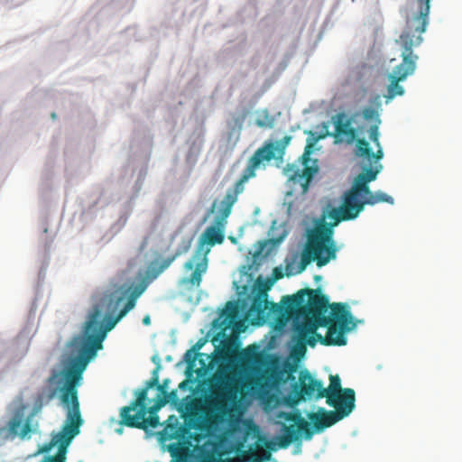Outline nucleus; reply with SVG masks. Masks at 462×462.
I'll list each match as a JSON object with an SVG mask.
<instances>
[{
	"mask_svg": "<svg viewBox=\"0 0 462 462\" xmlns=\"http://www.w3.org/2000/svg\"><path fill=\"white\" fill-rule=\"evenodd\" d=\"M154 387L158 391L156 398H161V396H164L168 392L164 384L159 383L158 367L152 371V377L145 382L144 386L135 392L136 398L134 399V405H139L144 403L145 402H147L148 391L149 389Z\"/></svg>",
	"mask_w": 462,
	"mask_h": 462,
	"instance_id": "nucleus-24",
	"label": "nucleus"
},
{
	"mask_svg": "<svg viewBox=\"0 0 462 462\" xmlns=\"http://www.w3.org/2000/svg\"><path fill=\"white\" fill-rule=\"evenodd\" d=\"M123 298L116 293L104 294L88 315L83 328V335L74 337L70 346L79 351V356L69 359L67 365L59 374L61 383L60 401L67 409L66 420L82 425L83 420L80 414L78 397V386L82 380L83 372L88 362L94 358L97 350L103 347L102 342L106 333L112 330L116 325L127 313V309H121L116 317L106 315L100 321L102 308L106 305L108 311H115L120 305Z\"/></svg>",
	"mask_w": 462,
	"mask_h": 462,
	"instance_id": "nucleus-1",
	"label": "nucleus"
},
{
	"mask_svg": "<svg viewBox=\"0 0 462 462\" xmlns=\"http://www.w3.org/2000/svg\"><path fill=\"white\" fill-rule=\"evenodd\" d=\"M169 383H170V379H163L162 383L164 384L166 389H168Z\"/></svg>",
	"mask_w": 462,
	"mask_h": 462,
	"instance_id": "nucleus-38",
	"label": "nucleus"
},
{
	"mask_svg": "<svg viewBox=\"0 0 462 462\" xmlns=\"http://www.w3.org/2000/svg\"><path fill=\"white\" fill-rule=\"evenodd\" d=\"M385 202L393 204V199L382 191L370 193H362L361 197H356L353 199H343L342 206L335 208L330 212V217L335 219L337 225L340 221L352 220L358 217L363 211L365 205H375L377 203Z\"/></svg>",
	"mask_w": 462,
	"mask_h": 462,
	"instance_id": "nucleus-12",
	"label": "nucleus"
},
{
	"mask_svg": "<svg viewBox=\"0 0 462 462\" xmlns=\"http://www.w3.org/2000/svg\"><path fill=\"white\" fill-rule=\"evenodd\" d=\"M80 427L79 423L65 420L63 426L60 431H52L51 440L38 446L34 456L41 454H48L51 450L57 447L58 451L54 456H46L42 462H66L68 448L73 439L79 434Z\"/></svg>",
	"mask_w": 462,
	"mask_h": 462,
	"instance_id": "nucleus-10",
	"label": "nucleus"
},
{
	"mask_svg": "<svg viewBox=\"0 0 462 462\" xmlns=\"http://www.w3.org/2000/svg\"><path fill=\"white\" fill-rule=\"evenodd\" d=\"M274 272H275V273H278L276 274V278H277V279H279V278H282V273H281V272H279L277 269H275V271H274Z\"/></svg>",
	"mask_w": 462,
	"mask_h": 462,
	"instance_id": "nucleus-39",
	"label": "nucleus"
},
{
	"mask_svg": "<svg viewBox=\"0 0 462 462\" xmlns=\"http://www.w3.org/2000/svg\"><path fill=\"white\" fill-rule=\"evenodd\" d=\"M379 125L380 124H374L370 126L369 130H368V134H369V138L370 140L372 139H376V138H379L380 137V133H379Z\"/></svg>",
	"mask_w": 462,
	"mask_h": 462,
	"instance_id": "nucleus-32",
	"label": "nucleus"
},
{
	"mask_svg": "<svg viewBox=\"0 0 462 462\" xmlns=\"http://www.w3.org/2000/svg\"><path fill=\"white\" fill-rule=\"evenodd\" d=\"M185 360L188 362V363H190L194 360V356L191 353L190 350L187 351V353L185 354Z\"/></svg>",
	"mask_w": 462,
	"mask_h": 462,
	"instance_id": "nucleus-33",
	"label": "nucleus"
},
{
	"mask_svg": "<svg viewBox=\"0 0 462 462\" xmlns=\"http://www.w3.org/2000/svg\"><path fill=\"white\" fill-rule=\"evenodd\" d=\"M266 243H267L266 241H263L261 243V250L263 249V247L266 245Z\"/></svg>",
	"mask_w": 462,
	"mask_h": 462,
	"instance_id": "nucleus-40",
	"label": "nucleus"
},
{
	"mask_svg": "<svg viewBox=\"0 0 462 462\" xmlns=\"http://www.w3.org/2000/svg\"><path fill=\"white\" fill-rule=\"evenodd\" d=\"M362 116L365 120H374L375 124H380L379 113L376 108L366 106L362 110Z\"/></svg>",
	"mask_w": 462,
	"mask_h": 462,
	"instance_id": "nucleus-28",
	"label": "nucleus"
},
{
	"mask_svg": "<svg viewBox=\"0 0 462 462\" xmlns=\"http://www.w3.org/2000/svg\"><path fill=\"white\" fill-rule=\"evenodd\" d=\"M291 137L284 136L276 142H265L250 157L247 166L239 180L235 183L232 189H229L222 201L218 210V218L225 221L231 214L232 208L237 201L238 196L245 190V183L255 176V171L263 163L269 162L273 159H282L285 153V148L290 143Z\"/></svg>",
	"mask_w": 462,
	"mask_h": 462,
	"instance_id": "nucleus-5",
	"label": "nucleus"
},
{
	"mask_svg": "<svg viewBox=\"0 0 462 462\" xmlns=\"http://www.w3.org/2000/svg\"><path fill=\"white\" fill-rule=\"evenodd\" d=\"M56 375H57V374H55V375L51 376V377L50 378V381L53 380V378H54Z\"/></svg>",
	"mask_w": 462,
	"mask_h": 462,
	"instance_id": "nucleus-43",
	"label": "nucleus"
},
{
	"mask_svg": "<svg viewBox=\"0 0 462 462\" xmlns=\"http://www.w3.org/2000/svg\"><path fill=\"white\" fill-rule=\"evenodd\" d=\"M54 393H51L47 396H44L43 394H39L34 402V409L40 410L44 403L49 402L53 398Z\"/></svg>",
	"mask_w": 462,
	"mask_h": 462,
	"instance_id": "nucleus-30",
	"label": "nucleus"
},
{
	"mask_svg": "<svg viewBox=\"0 0 462 462\" xmlns=\"http://www.w3.org/2000/svg\"><path fill=\"white\" fill-rule=\"evenodd\" d=\"M180 402L177 390H172L161 398H156L152 405V412H158V411L166 405L168 402L177 404Z\"/></svg>",
	"mask_w": 462,
	"mask_h": 462,
	"instance_id": "nucleus-25",
	"label": "nucleus"
},
{
	"mask_svg": "<svg viewBox=\"0 0 462 462\" xmlns=\"http://www.w3.org/2000/svg\"><path fill=\"white\" fill-rule=\"evenodd\" d=\"M225 239L224 232L216 226H208L201 234L192 258L184 264V269L189 271L195 266V270L189 277L184 278L182 282L190 287L199 288L202 282V275L208 270V259L211 247L222 244Z\"/></svg>",
	"mask_w": 462,
	"mask_h": 462,
	"instance_id": "nucleus-8",
	"label": "nucleus"
},
{
	"mask_svg": "<svg viewBox=\"0 0 462 462\" xmlns=\"http://www.w3.org/2000/svg\"><path fill=\"white\" fill-rule=\"evenodd\" d=\"M355 406L354 398H350V394L347 393L345 397V407L333 406L336 411H326L324 408H319L317 412L309 413L308 418L313 422L315 430L320 432L347 417L353 411Z\"/></svg>",
	"mask_w": 462,
	"mask_h": 462,
	"instance_id": "nucleus-17",
	"label": "nucleus"
},
{
	"mask_svg": "<svg viewBox=\"0 0 462 462\" xmlns=\"http://www.w3.org/2000/svg\"><path fill=\"white\" fill-rule=\"evenodd\" d=\"M330 383L328 389L323 388L319 393L317 394V399L326 397V402L329 406H343L345 407V397L350 394V398H354L356 402L355 391L351 388H342L341 381L338 375H330Z\"/></svg>",
	"mask_w": 462,
	"mask_h": 462,
	"instance_id": "nucleus-19",
	"label": "nucleus"
},
{
	"mask_svg": "<svg viewBox=\"0 0 462 462\" xmlns=\"http://www.w3.org/2000/svg\"><path fill=\"white\" fill-rule=\"evenodd\" d=\"M255 125L260 128H273L275 119L267 109H260L255 112Z\"/></svg>",
	"mask_w": 462,
	"mask_h": 462,
	"instance_id": "nucleus-26",
	"label": "nucleus"
},
{
	"mask_svg": "<svg viewBox=\"0 0 462 462\" xmlns=\"http://www.w3.org/2000/svg\"><path fill=\"white\" fill-rule=\"evenodd\" d=\"M224 314L226 315V319H228L229 324L235 322L239 314L237 302H227Z\"/></svg>",
	"mask_w": 462,
	"mask_h": 462,
	"instance_id": "nucleus-27",
	"label": "nucleus"
},
{
	"mask_svg": "<svg viewBox=\"0 0 462 462\" xmlns=\"http://www.w3.org/2000/svg\"><path fill=\"white\" fill-rule=\"evenodd\" d=\"M420 7H428L430 6V0H417Z\"/></svg>",
	"mask_w": 462,
	"mask_h": 462,
	"instance_id": "nucleus-34",
	"label": "nucleus"
},
{
	"mask_svg": "<svg viewBox=\"0 0 462 462\" xmlns=\"http://www.w3.org/2000/svg\"><path fill=\"white\" fill-rule=\"evenodd\" d=\"M332 120L335 126L334 133L330 134L327 131L326 134H321L319 139L331 135L335 138V143H344L352 144L356 142L355 154L357 157L373 158L374 152L371 150L369 143L365 138H359V135L363 134L362 128L353 127L352 119L344 112L335 115Z\"/></svg>",
	"mask_w": 462,
	"mask_h": 462,
	"instance_id": "nucleus-9",
	"label": "nucleus"
},
{
	"mask_svg": "<svg viewBox=\"0 0 462 462\" xmlns=\"http://www.w3.org/2000/svg\"><path fill=\"white\" fill-rule=\"evenodd\" d=\"M379 98H380V97H379V96H376V97H375V100H376V101H378V100H379Z\"/></svg>",
	"mask_w": 462,
	"mask_h": 462,
	"instance_id": "nucleus-42",
	"label": "nucleus"
},
{
	"mask_svg": "<svg viewBox=\"0 0 462 462\" xmlns=\"http://www.w3.org/2000/svg\"><path fill=\"white\" fill-rule=\"evenodd\" d=\"M333 233L332 226L326 222L317 225L308 232L298 273L303 272L311 262H316L319 267H322L337 258L338 249L333 239Z\"/></svg>",
	"mask_w": 462,
	"mask_h": 462,
	"instance_id": "nucleus-7",
	"label": "nucleus"
},
{
	"mask_svg": "<svg viewBox=\"0 0 462 462\" xmlns=\"http://www.w3.org/2000/svg\"><path fill=\"white\" fill-rule=\"evenodd\" d=\"M188 386V380H183L181 383H179V389L180 390H186Z\"/></svg>",
	"mask_w": 462,
	"mask_h": 462,
	"instance_id": "nucleus-35",
	"label": "nucleus"
},
{
	"mask_svg": "<svg viewBox=\"0 0 462 462\" xmlns=\"http://www.w3.org/2000/svg\"><path fill=\"white\" fill-rule=\"evenodd\" d=\"M352 315L348 306L344 303H332L327 308H319L302 321L293 322L294 345L291 354L300 359L307 351V345L313 347L319 341L324 346H345L347 339L346 332L351 330Z\"/></svg>",
	"mask_w": 462,
	"mask_h": 462,
	"instance_id": "nucleus-2",
	"label": "nucleus"
},
{
	"mask_svg": "<svg viewBox=\"0 0 462 462\" xmlns=\"http://www.w3.org/2000/svg\"><path fill=\"white\" fill-rule=\"evenodd\" d=\"M221 388L225 393V395L228 398L235 395L237 392L236 386L229 381H225L221 384Z\"/></svg>",
	"mask_w": 462,
	"mask_h": 462,
	"instance_id": "nucleus-29",
	"label": "nucleus"
},
{
	"mask_svg": "<svg viewBox=\"0 0 462 462\" xmlns=\"http://www.w3.org/2000/svg\"><path fill=\"white\" fill-rule=\"evenodd\" d=\"M383 166L365 167L354 180L352 187L344 194L343 199H353L361 197L362 193H370L368 183L374 180Z\"/></svg>",
	"mask_w": 462,
	"mask_h": 462,
	"instance_id": "nucleus-21",
	"label": "nucleus"
},
{
	"mask_svg": "<svg viewBox=\"0 0 462 462\" xmlns=\"http://www.w3.org/2000/svg\"><path fill=\"white\" fill-rule=\"evenodd\" d=\"M179 425H176L175 427H178ZM172 426H170V430L171 429ZM166 430H169V427H166ZM170 432L171 433V431L170 430Z\"/></svg>",
	"mask_w": 462,
	"mask_h": 462,
	"instance_id": "nucleus-41",
	"label": "nucleus"
},
{
	"mask_svg": "<svg viewBox=\"0 0 462 462\" xmlns=\"http://www.w3.org/2000/svg\"><path fill=\"white\" fill-rule=\"evenodd\" d=\"M274 424L279 427L280 434L272 439L258 436L255 448H253L258 456H262L265 451L271 454L272 451L287 448L291 444L298 441L301 434H304L306 439H310L313 435L310 423L301 416L299 410L289 412L279 411Z\"/></svg>",
	"mask_w": 462,
	"mask_h": 462,
	"instance_id": "nucleus-6",
	"label": "nucleus"
},
{
	"mask_svg": "<svg viewBox=\"0 0 462 462\" xmlns=\"http://www.w3.org/2000/svg\"><path fill=\"white\" fill-rule=\"evenodd\" d=\"M269 289L270 285L260 288L252 299V303L246 312V317L251 319L252 324L254 325H262L266 321L265 310L270 303L267 293Z\"/></svg>",
	"mask_w": 462,
	"mask_h": 462,
	"instance_id": "nucleus-22",
	"label": "nucleus"
},
{
	"mask_svg": "<svg viewBox=\"0 0 462 462\" xmlns=\"http://www.w3.org/2000/svg\"><path fill=\"white\" fill-rule=\"evenodd\" d=\"M231 345L230 339H226L223 341V348L229 350V346Z\"/></svg>",
	"mask_w": 462,
	"mask_h": 462,
	"instance_id": "nucleus-36",
	"label": "nucleus"
},
{
	"mask_svg": "<svg viewBox=\"0 0 462 462\" xmlns=\"http://www.w3.org/2000/svg\"><path fill=\"white\" fill-rule=\"evenodd\" d=\"M120 423L129 428L146 430L148 427L156 428L160 421L157 412H152V405L147 402L134 405V400L128 406L120 410Z\"/></svg>",
	"mask_w": 462,
	"mask_h": 462,
	"instance_id": "nucleus-14",
	"label": "nucleus"
},
{
	"mask_svg": "<svg viewBox=\"0 0 462 462\" xmlns=\"http://www.w3.org/2000/svg\"><path fill=\"white\" fill-rule=\"evenodd\" d=\"M371 141L374 143V145L377 148L376 152H374L373 158H374L376 161H379L383 157V148L380 143V140H379V138H376V139H372Z\"/></svg>",
	"mask_w": 462,
	"mask_h": 462,
	"instance_id": "nucleus-31",
	"label": "nucleus"
},
{
	"mask_svg": "<svg viewBox=\"0 0 462 462\" xmlns=\"http://www.w3.org/2000/svg\"><path fill=\"white\" fill-rule=\"evenodd\" d=\"M329 307L328 298L321 293L320 289L305 288L293 295L282 298L281 303L270 301L265 310L266 321L273 320L279 325H285L291 319L294 322L317 312L319 308Z\"/></svg>",
	"mask_w": 462,
	"mask_h": 462,
	"instance_id": "nucleus-4",
	"label": "nucleus"
},
{
	"mask_svg": "<svg viewBox=\"0 0 462 462\" xmlns=\"http://www.w3.org/2000/svg\"><path fill=\"white\" fill-rule=\"evenodd\" d=\"M402 12L405 16V27L399 39L396 40L402 60L393 68V74L389 77L391 82L387 87V94L384 96L387 102L396 96L404 94V89L399 82L415 71L419 57L413 53V49L422 43V34L426 32L429 23L430 6L420 7L418 13H413L411 15L409 14L407 9Z\"/></svg>",
	"mask_w": 462,
	"mask_h": 462,
	"instance_id": "nucleus-3",
	"label": "nucleus"
},
{
	"mask_svg": "<svg viewBox=\"0 0 462 462\" xmlns=\"http://www.w3.org/2000/svg\"><path fill=\"white\" fill-rule=\"evenodd\" d=\"M296 368L294 365L286 364L284 368L266 369L256 374L252 383L259 388H265L271 384L281 385L288 382H294L293 373Z\"/></svg>",
	"mask_w": 462,
	"mask_h": 462,
	"instance_id": "nucleus-18",
	"label": "nucleus"
},
{
	"mask_svg": "<svg viewBox=\"0 0 462 462\" xmlns=\"http://www.w3.org/2000/svg\"><path fill=\"white\" fill-rule=\"evenodd\" d=\"M323 390V384L320 381L314 379L308 370H301L299 374V382L292 383V393L296 402L311 398Z\"/></svg>",
	"mask_w": 462,
	"mask_h": 462,
	"instance_id": "nucleus-20",
	"label": "nucleus"
},
{
	"mask_svg": "<svg viewBox=\"0 0 462 462\" xmlns=\"http://www.w3.org/2000/svg\"><path fill=\"white\" fill-rule=\"evenodd\" d=\"M191 429L204 430L205 427L201 422L192 420H189L187 425L171 427V439H177L176 443H172L169 446V451L172 457H184L190 447L198 448L199 451L203 441L208 439L205 433L191 432Z\"/></svg>",
	"mask_w": 462,
	"mask_h": 462,
	"instance_id": "nucleus-11",
	"label": "nucleus"
},
{
	"mask_svg": "<svg viewBox=\"0 0 462 462\" xmlns=\"http://www.w3.org/2000/svg\"><path fill=\"white\" fill-rule=\"evenodd\" d=\"M143 323L146 326L150 325L151 324V319H150V316L146 315L143 319Z\"/></svg>",
	"mask_w": 462,
	"mask_h": 462,
	"instance_id": "nucleus-37",
	"label": "nucleus"
},
{
	"mask_svg": "<svg viewBox=\"0 0 462 462\" xmlns=\"http://www.w3.org/2000/svg\"><path fill=\"white\" fill-rule=\"evenodd\" d=\"M171 462H176L175 460H171Z\"/></svg>",
	"mask_w": 462,
	"mask_h": 462,
	"instance_id": "nucleus-44",
	"label": "nucleus"
},
{
	"mask_svg": "<svg viewBox=\"0 0 462 462\" xmlns=\"http://www.w3.org/2000/svg\"><path fill=\"white\" fill-rule=\"evenodd\" d=\"M243 447V443L238 444L236 457L222 458L218 442L208 438L203 441L199 448L200 462H266L272 457V454L268 451L263 452L262 456H258L257 452L253 449V447H250L248 450H241Z\"/></svg>",
	"mask_w": 462,
	"mask_h": 462,
	"instance_id": "nucleus-13",
	"label": "nucleus"
},
{
	"mask_svg": "<svg viewBox=\"0 0 462 462\" xmlns=\"http://www.w3.org/2000/svg\"><path fill=\"white\" fill-rule=\"evenodd\" d=\"M34 413H32L27 417L24 422L23 420V408L17 409L10 420L8 421V431L9 433L14 437L18 436L20 439H23L29 436V434L32 431V418Z\"/></svg>",
	"mask_w": 462,
	"mask_h": 462,
	"instance_id": "nucleus-23",
	"label": "nucleus"
},
{
	"mask_svg": "<svg viewBox=\"0 0 462 462\" xmlns=\"http://www.w3.org/2000/svg\"><path fill=\"white\" fill-rule=\"evenodd\" d=\"M189 248V245H186L182 250H177L173 255L162 259L161 262H158L157 260L152 262L147 267L146 277L143 279L134 287V291H132L131 295L127 299V301L123 308L127 309L128 312L131 310H133L135 306L137 298L144 292L148 286V283L151 281L156 279L164 270H166L172 263V262L178 256H180L183 253L188 252Z\"/></svg>",
	"mask_w": 462,
	"mask_h": 462,
	"instance_id": "nucleus-16",
	"label": "nucleus"
},
{
	"mask_svg": "<svg viewBox=\"0 0 462 462\" xmlns=\"http://www.w3.org/2000/svg\"><path fill=\"white\" fill-rule=\"evenodd\" d=\"M310 153L311 144H308L301 156L303 166L302 170H300L293 164H288L284 168V173L288 177V181L291 183V187L295 189V186L299 185L302 194H305L308 191L310 181L314 175L319 171L318 161L311 160Z\"/></svg>",
	"mask_w": 462,
	"mask_h": 462,
	"instance_id": "nucleus-15",
	"label": "nucleus"
}]
</instances>
